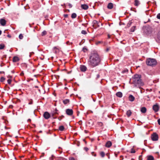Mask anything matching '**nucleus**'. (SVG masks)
I'll list each match as a JSON object with an SVG mask.
<instances>
[{
	"mask_svg": "<svg viewBox=\"0 0 160 160\" xmlns=\"http://www.w3.org/2000/svg\"><path fill=\"white\" fill-rule=\"evenodd\" d=\"M143 32L146 34H149L151 33L152 29L151 27L149 26L144 27L143 28Z\"/></svg>",
	"mask_w": 160,
	"mask_h": 160,
	"instance_id": "20e7f679",
	"label": "nucleus"
},
{
	"mask_svg": "<svg viewBox=\"0 0 160 160\" xmlns=\"http://www.w3.org/2000/svg\"><path fill=\"white\" fill-rule=\"evenodd\" d=\"M147 109L145 107H143L141 108V111L143 113H145L146 112Z\"/></svg>",
	"mask_w": 160,
	"mask_h": 160,
	"instance_id": "6ab92c4d",
	"label": "nucleus"
},
{
	"mask_svg": "<svg viewBox=\"0 0 160 160\" xmlns=\"http://www.w3.org/2000/svg\"><path fill=\"white\" fill-rule=\"evenodd\" d=\"M0 23L1 25L4 26L6 24V21L3 18H2L0 20Z\"/></svg>",
	"mask_w": 160,
	"mask_h": 160,
	"instance_id": "9b49d317",
	"label": "nucleus"
},
{
	"mask_svg": "<svg viewBox=\"0 0 160 160\" xmlns=\"http://www.w3.org/2000/svg\"><path fill=\"white\" fill-rule=\"evenodd\" d=\"M132 113V112L130 110H128L126 114L128 117H130Z\"/></svg>",
	"mask_w": 160,
	"mask_h": 160,
	"instance_id": "5701e85b",
	"label": "nucleus"
},
{
	"mask_svg": "<svg viewBox=\"0 0 160 160\" xmlns=\"http://www.w3.org/2000/svg\"><path fill=\"white\" fill-rule=\"evenodd\" d=\"M64 17L65 18H67L68 16V14H64Z\"/></svg>",
	"mask_w": 160,
	"mask_h": 160,
	"instance_id": "8fccbe9b",
	"label": "nucleus"
},
{
	"mask_svg": "<svg viewBox=\"0 0 160 160\" xmlns=\"http://www.w3.org/2000/svg\"><path fill=\"white\" fill-rule=\"evenodd\" d=\"M80 69L81 71L84 72L87 69V67L84 65H81L80 66Z\"/></svg>",
	"mask_w": 160,
	"mask_h": 160,
	"instance_id": "9d476101",
	"label": "nucleus"
},
{
	"mask_svg": "<svg viewBox=\"0 0 160 160\" xmlns=\"http://www.w3.org/2000/svg\"><path fill=\"white\" fill-rule=\"evenodd\" d=\"M32 102H30L29 103V104H32Z\"/></svg>",
	"mask_w": 160,
	"mask_h": 160,
	"instance_id": "13d9d810",
	"label": "nucleus"
},
{
	"mask_svg": "<svg viewBox=\"0 0 160 160\" xmlns=\"http://www.w3.org/2000/svg\"><path fill=\"white\" fill-rule=\"evenodd\" d=\"M64 89H68V88L67 87H65L64 88Z\"/></svg>",
	"mask_w": 160,
	"mask_h": 160,
	"instance_id": "338daca9",
	"label": "nucleus"
},
{
	"mask_svg": "<svg viewBox=\"0 0 160 160\" xmlns=\"http://www.w3.org/2000/svg\"><path fill=\"white\" fill-rule=\"evenodd\" d=\"M100 154L102 158L104 157L105 155V153L103 152H101L100 153Z\"/></svg>",
	"mask_w": 160,
	"mask_h": 160,
	"instance_id": "cd10ccee",
	"label": "nucleus"
},
{
	"mask_svg": "<svg viewBox=\"0 0 160 160\" xmlns=\"http://www.w3.org/2000/svg\"><path fill=\"white\" fill-rule=\"evenodd\" d=\"M5 47V45L4 44H0V49H3Z\"/></svg>",
	"mask_w": 160,
	"mask_h": 160,
	"instance_id": "c85d7f7f",
	"label": "nucleus"
},
{
	"mask_svg": "<svg viewBox=\"0 0 160 160\" xmlns=\"http://www.w3.org/2000/svg\"><path fill=\"white\" fill-rule=\"evenodd\" d=\"M153 109L155 112H157L159 110V107L158 105L156 104L153 106Z\"/></svg>",
	"mask_w": 160,
	"mask_h": 160,
	"instance_id": "1a4fd4ad",
	"label": "nucleus"
},
{
	"mask_svg": "<svg viewBox=\"0 0 160 160\" xmlns=\"http://www.w3.org/2000/svg\"><path fill=\"white\" fill-rule=\"evenodd\" d=\"M136 26H133L130 29L131 31L132 32H134L136 29Z\"/></svg>",
	"mask_w": 160,
	"mask_h": 160,
	"instance_id": "bb28decb",
	"label": "nucleus"
},
{
	"mask_svg": "<svg viewBox=\"0 0 160 160\" xmlns=\"http://www.w3.org/2000/svg\"><path fill=\"white\" fill-rule=\"evenodd\" d=\"M5 72L4 71H0V73H4Z\"/></svg>",
	"mask_w": 160,
	"mask_h": 160,
	"instance_id": "6e6d98bb",
	"label": "nucleus"
},
{
	"mask_svg": "<svg viewBox=\"0 0 160 160\" xmlns=\"http://www.w3.org/2000/svg\"><path fill=\"white\" fill-rule=\"evenodd\" d=\"M108 38H110V36L109 35H108Z\"/></svg>",
	"mask_w": 160,
	"mask_h": 160,
	"instance_id": "052dcab7",
	"label": "nucleus"
},
{
	"mask_svg": "<svg viewBox=\"0 0 160 160\" xmlns=\"http://www.w3.org/2000/svg\"><path fill=\"white\" fill-rule=\"evenodd\" d=\"M158 123L159 125H160V118L158 120Z\"/></svg>",
	"mask_w": 160,
	"mask_h": 160,
	"instance_id": "49530a36",
	"label": "nucleus"
},
{
	"mask_svg": "<svg viewBox=\"0 0 160 160\" xmlns=\"http://www.w3.org/2000/svg\"><path fill=\"white\" fill-rule=\"evenodd\" d=\"M77 17V14L75 13H73L71 15V17L72 18H75Z\"/></svg>",
	"mask_w": 160,
	"mask_h": 160,
	"instance_id": "b1692460",
	"label": "nucleus"
},
{
	"mask_svg": "<svg viewBox=\"0 0 160 160\" xmlns=\"http://www.w3.org/2000/svg\"><path fill=\"white\" fill-rule=\"evenodd\" d=\"M12 81L11 79H9L8 80V84H10L11 83V82Z\"/></svg>",
	"mask_w": 160,
	"mask_h": 160,
	"instance_id": "4c0bfd02",
	"label": "nucleus"
},
{
	"mask_svg": "<svg viewBox=\"0 0 160 160\" xmlns=\"http://www.w3.org/2000/svg\"><path fill=\"white\" fill-rule=\"evenodd\" d=\"M100 77V75L99 74H98L97 75L96 79H98Z\"/></svg>",
	"mask_w": 160,
	"mask_h": 160,
	"instance_id": "09e8293b",
	"label": "nucleus"
},
{
	"mask_svg": "<svg viewBox=\"0 0 160 160\" xmlns=\"http://www.w3.org/2000/svg\"><path fill=\"white\" fill-rule=\"evenodd\" d=\"M69 102L70 101L68 99H65L63 101V103L65 105L69 103Z\"/></svg>",
	"mask_w": 160,
	"mask_h": 160,
	"instance_id": "aec40b11",
	"label": "nucleus"
},
{
	"mask_svg": "<svg viewBox=\"0 0 160 160\" xmlns=\"http://www.w3.org/2000/svg\"><path fill=\"white\" fill-rule=\"evenodd\" d=\"M140 4V3L138 0H135V1L134 5L135 6H138Z\"/></svg>",
	"mask_w": 160,
	"mask_h": 160,
	"instance_id": "4be33fe9",
	"label": "nucleus"
},
{
	"mask_svg": "<svg viewBox=\"0 0 160 160\" xmlns=\"http://www.w3.org/2000/svg\"><path fill=\"white\" fill-rule=\"evenodd\" d=\"M146 62L147 65L152 67H154L157 63L155 59L151 58H147L146 60Z\"/></svg>",
	"mask_w": 160,
	"mask_h": 160,
	"instance_id": "7ed1b4c3",
	"label": "nucleus"
},
{
	"mask_svg": "<svg viewBox=\"0 0 160 160\" xmlns=\"http://www.w3.org/2000/svg\"><path fill=\"white\" fill-rule=\"evenodd\" d=\"M101 61V58L98 53L96 51H93L89 55L88 64L89 66L94 67L99 65Z\"/></svg>",
	"mask_w": 160,
	"mask_h": 160,
	"instance_id": "f257e3e1",
	"label": "nucleus"
},
{
	"mask_svg": "<svg viewBox=\"0 0 160 160\" xmlns=\"http://www.w3.org/2000/svg\"><path fill=\"white\" fill-rule=\"evenodd\" d=\"M112 143L110 141H108L106 142L105 144V146L107 148H109L112 145Z\"/></svg>",
	"mask_w": 160,
	"mask_h": 160,
	"instance_id": "4468645a",
	"label": "nucleus"
},
{
	"mask_svg": "<svg viewBox=\"0 0 160 160\" xmlns=\"http://www.w3.org/2000/svg\"><path fill=\"white\" fill-rule=\"evenodd\" d=\"M157 17L158 19H160V13H159L157 15Z\"/></svg>",
	"mask_w": 160,
	"mask_h": 160,
	"instance_id": "ea45409f",
	"label": "nucleus"
},
{
	"mask_svg": "<svg viewBox=\"0 0 160 160\" xmlns=\"http://www.w3.org/2000/svg\"><path fill=\"white\" fill-rule=\"evenodd\" d=\"M59 129L61 131H63L64 129V128L63 126H61L59 127Z\"/></svg>",
	"mask_w": 160,
	"mask_h": 160,
	"instance_id": "a878e982",
	"label": "nucleus"
},
{
	"mask_svg": "<svg viewBox=\"0 0 160 160\" xmlns=\"http://www.w3.org/2000/svg\"><path fill=\"white\" fill-rule=\"evenodd\" d=\"M139 160H142V155H141V156H140L139 157Z\"/></svg>",
	"mask_w": 160,
	"mask_h": 160,
	"instance_id": "37998d69",
	"label": "nucleus"
},
{
	"mask_svg": "<svg viewBox=\"0 0 160 160\" xmlns=\"http://www.w3.org/2000/svg\"><path fill=\"white\" fill-rule=\"evenodd\" d=\"M61 119H62V118H60V117H59V118H58V119L60 121V120H61Z\"/></svg>",
	"mask_w": 160,
	"mask_h": 160,
	"instance_id": "680f3d73",
	"label": "nucleus"
},
{
	"mask_svg": "<svg viewBox=\"0 0 160 160\" xmlns=\"http://www.w3.org/2000/svg\"><path fill=\"white\" fill-rule=\"evenodd\" d=\"M102 42L101 41H98V42H97L96 43L97 44H99L100 43H101V42Z\"/></svg>",
	"mask_w": 160,
	"mask_h": 160,
	"instance_id": "5fc2aeb1",
	"label": "nucleus"
},
{
	"mask_svg": "<svg viewBox=\"0 0 160 160\" xmlns=\"http://www.w3.org/2000/svg\"><path fill=\"white\" fill-rule=\"evenodd\" d=\"M122 93L120 92H118L116 93V95L119 98H121L122 97Z\"/></svg>",
	"mask_w": 160,
	"mask_h": 160,
	"instance_id": "f3484780",
	"label": "nucleus"
},
{
	"mask_svg": "<svg viewBox=\"0 0 160 160\" xmlns=\"http://www.w3.org/2000/svg\"><path fill=\"white\" fill-rule=\"evenodd\" d=\"M20 75L21 76H22L23 75H24V73H23V72H22L20 73Z\"/></svg>",
	"mask_w": 160,
	"mask_h": 160,
	"instance_id": "603ef678",
	"label": "nucleus"
},
{
	"mask_svg": "<svg viewBox=\"0 0 160 160\" xmlns=\"http://www.w3.org/2000/svg\"><path fill=\"white\" fill-rule=\"evenodd\" d=\"M7 78L9 79H10L12 78V77L10 75H8L7 76Z\"/></svg>",
	"mask_w": 160,
	"mask_h": 160,
	"instance_id": "a19ab883",
	"label": "nucleus"
},
{
	"mask_svg": "<svg viewBox=\"0 0 160 160\" xmlns=\"http://www.w3.org/2000/svg\"><path fill=\"white\" fill-rule=\"evenodd\" d=\"M93 27H94V25H97L98 24H101V25H102V23L100 22H98V21H97L96 20H94L93 22Z\"/></svg>",
	"mask_w": 160,
	"mask_h": 160,
	"instance_id": "412c9836",
	"label": "nucleus"
},
{
	"mask_svg": "<svg viewBox=\"0 0 160 160\" xmlns=\"http://www.w3.org/2000/svg\"><path fill=\"white\" fill-rule=\"evenodd\" d=\"M87 49L85 47H84L83 48V49H82V51L84 52H86L87 51Z\"/></svg>",
	"mask_w": 160,
	"mask_h": 160,
	"instance_id": "e433bc0d",
	"label": "nucleus"
},
{
	"mask_svg": "<svg viewBox=\"0 0 160 160\" xmlns=\"http://www.w3.org/2000/svg\"><path fill=\"white\" fill-rule=\"evenodd\" d=\"M81 33L83 34H86L87 33L86 31L84 30H82L81 31Z\"/></svg>",
	"mask_w": 160,
	"mask_h": 160,
	"instance_id": "f704fd0d",
	"label": "nucleus"
},
{
	"mask_svg": "<svg viewBox=\"0 0 160 160\" xmlns=\"http://www.w3.org/2000/svg\"><path fill=\"white\" fill-rule=\"evenodd\" d=\"M92 155L94 156H96V154L94 153V152H92Z\"/></svg>",
	"mask_w": 160,
	"mask_h": 160,
	"instance_id": "864d4df0",
	"label": "nucleus"
},
{
	"mask_svg": "<svg viewBox=\"0 0 160 160\" xmlns=\"http://www.w3.org/2000/svg\"><path fill=\"white\" fill-rule=\"evenodd\" d=\"M46 34L47 32L45 31H44L42 33V35L43 36Z\"/></svg>",
	"mask_w": 160,
	"mask_h": 160,
	"instance_id": "473e14b6",
	"label": "nucleus"
},
{
	"mask_svg": "<svg viewBox=\"0 0 160 160\" xmlns=\"http://www.w3.org/2000/svg\"><path fill=\"white\" fill-rule=\"evenodd\" d=\"M98 125L100 126H102L103 125V123L102 122H98Z\"/></svg>",
	"mask_w": 160,
	"mask_h": 160,
	"instance_id": "79ce46f5",
	"label": "nucleus"
},
{
	"mask_svg": "<svg viewBox=\"0 0 160 160\" xmlns=\"http://www.w3.org/2000/svg\"><path fill=\"white\" fill-rule=\"evenodd\" d=\"M51 116V113L50 114L48 112H45L43 114V117L45 119H48L49 118H50Z\"/></svg>",
	"mask_w": 160,
	"mask_h": 160,
	"instance_id": "0eeeda50",
	"label": "nucleus"
},
{
	"mask_svg": "<svg viewBox=\"0 0 160 160\" xmlns=\"http://www.w3.org/2000/svg\"><path fill=\"white\" fill-rule=\"evenodd\" d=\"M69 160H77L73 157H71L69 158Z\"/></svg>",
	"mask_w": 160,
	"mask_h": 160,
	"instance_id": "58836bf2",
	"label": "nucleus"
},
{
	"mask_svg": "<svg viewBox=\"0 0 160 160\" xmlns=\"http://www.w3.org/2000/svg\"><path fill=\"white\" fill-rule=\"evenodd\" d=\"M153 3H154V4L155 5H156V2L155 1H154V2H153Z\"/></svg>",
	"mask_w": 160,
	"mask_h": 160,
	"instance_id": "e2e57ef3",
	"label": "nucleus"
},
{
	"mask_svg": "<svg viewBox=\"0 0 160 160\" xmlns=\"http://www.w3.org/2000/svg\"><path fill=\"white\" fill-rule=\"evenodd\" d=\"M151 137L152 140L153 141H157L158 140V135L155 132L153 133L151 135Z\"/></svg>",
	"mask_w": 160,
	"mask_h": 160,
	"instance_id": "39448f33",
	"label": "nucleus"
},
{
	"mask_svg": "<svg viewBox=\"0 0 160 160\" xmlns=\"http://www.w3.org/2000/svg\"><path fill=\"white\" fill-rule=\"evenodd\" d=\"M58 110L56 108V109L52 111L51 113V116L53 117V118H56L57 117H55L56 115L58 114Z\"/></svg>",
	"mask_w": 160,
	"mask_h": 160,
	"instance_id": "423d86ee",
	"label": "nucleus"
},
{
	"mask_svg": "<svg viewBox=\"0 0 160 160\" xmlns=\"http://www.w3.org/2000/svg\"><path fill=\"white\" fill-rule=\"evenodd\" d=\"M136 151L133 148H132L131 149V153H135Z\"/></svg>",
	"mask_w": 160,
	"mask_h": 160,
	"instance_id": "c9c22d12",
	"label": "nucleus"
},
{
	"mask_svg": "<svg viewBox=\"0 0 160 160\" xmlns=\"http://www.w3.org/2000/svg\"><path fill=\"white\" fill-rule=\"evenodd\" d=\"M19 38L20 39H22L23 38V36L22 34H20L19 36Z\"/></svg>",
	"mask_w": 160,
	"mask_h": 160,
	"instance_id": "72a5a7b5",
	"label": "nucleus"
},
{
	"mask_svg": "<svg viewBox=\"0 0 160 160\" xmlns=\"http://www.w3.org/2000/svg\"><path fill=\"white\" fill-rule=\"evenodd\" d=\"M113 7V4L111 2L109 3L107 6V8L109 9H112Z\"/></svg>",
	"mask_w": 160,
	"mask_h": 160,
	"instance_id": "f8f14e48",
	"label": "nucleus"
},
{
	"mask_svg": "<svg viewBox=\"0 0 160 160\" xmlns=\"http://www.w3.org/2000/svg\"><path fill=\"white\" fill-rule=\"evenodd\" d=\"M128 71V70L127 69H125L123 71H122V73H124L126 72H127Z\"/></svg>",
	"mask_w": 160,
	"mask_h": 160,
	"instance_id": "2f4dec72",
	"label": "nucleus"
},
{
	"mask_svg": "<svg viewBox=\"0 0 160 160\" xmlns=\"http://www.w3.org/2000/svg\"><path fill=\"white\" fill-rule=\"evenodd\" d=\"M68 5L69 6V8H71L72 7V4L70 3H68Z\"/></svg>",
	"mask_w": 160,
	"mask_h": 160,
	"instance_id": "de8ad7c7",
	"label": "nucleus"
},
{
	"mask_svg": "<svg viewBox=\"0 0 160 160\" xmlns=\"http://www.w3.org/2000/svg\"><path fill=\"white\" fill-rule=\"evenodd\" d=\"M31 121V119H28V122H29V121Z\"/></svg>",
	"mask_w": 160,
	"mask_h": 160,
	"instance_id": "bf43d9fd",
	"label": "nucleus"
},
{
	"mask_svg": "<svg viewBox=\"0 0 160 160\" xmlns=\"http://www.w3.org/2000/svg\"><path fill=\"white\" fill-rule=\"evenodd\" d=\"M19 60V58L17 57H14L13 58V61L14 62H16Z\"/></svg>",
	"mask_w": 160,
	"mask_h": 160,
	"instance_id": "a211bd4d",
	"label": "nucleus"
},
{
	"mask_svg": "<svg viewBox=\"0 0 160 160\" xmlns=\"http://www.w3.org/2000/svg\"><path fill=\"white\" fill-rule=\"evenodd\" d=\"M5 80V78H4V77H2L1 78L0 81V82H3Z\"/></svg>",
	"mask_w": 160,
	"mask_h": 160,
	"instance_id": "c756f323",
	"label": "nucleus"
},
{
	"mask_svg": "<svg viewBox=\"0 0 160 160\" xmlns=\"http://www.w3.org/2000/svg\"><path fill=\"white\" fill-rule=\"evenodd\" d=\"M81 7L83 9L86 10L88 8V6L87 4H82L81 5Z\"/></svg>",
	"mask_w": 160,
	"mask_h": 160,
	"instance_id": "ddd939ff",
	"label": "nucleus"
},
{
	"mask_svg": "<svg viewBox=\"0 0 160 160\" xmlns=\"http://www.w3.org/2000/svg\"><path fill=\"white\" fill-rule=\"evenodd\" d=\"M141 78V75L137 74L134 75L132 77L133 84H134L135 87L140 88V87L144 85Z\"/></svg>",
	"mask_w": 160,
	"mask_h": 160,
	"instance_id": "f03ea898",
	"label": "nucleus"
},
{
	"mask_svg": "<svg viewBox=\"0 0 160 160\" xmlns=\"http://www.w3.org/2000/svg\"><path fill=\"white\" fill-rule=\"evenodd\" d=\"M11 72H12V73H14V71H11Z\"/></svg>",
	"mask_w": 160,
	"mask_h": 160,
	"instance_id": "0e129e2a",
	"label": "nucleus"
},
{
	"mask_svg": "<svg viewBox=\"0 0 160 160\" xmlns=\"http://www.w3.org/2000/svg\"><path fill=\"white\" fill-rule=\"evenodd\" d=\"M1 33H2V31L0 30V35L1 34Z\"/></svg>",
	"mask_w": 160,
	"mask_h": 160,
	"instance_id": "69168bd1",
	"label": "nucleus"
},
{
	"mask_svg": "<svg viewBox=\"0 0 160 160\" xmlns=\"http://www.w3.org/2000/svg\"><path fill=\"white\" fill-rule=\"evenodd\" d=\"M7 36L9 37V38H11V36L10 35L8 34L7 35Z\"/></svg>",
	"mask_w": 160,
	"mask_h": 160,
	"instance_id": "4d7b16f0",
	"label": "nucleus"
},
{
	"mask_svg": "<svg viewBox=\"0 0 160 160\" xmlns=\"http://www.w3.org/2000/svg\"><path fill=\"white\" fill-rule=\"evenodd\" d=\"M110 47L108 48H107V49H106V52H108V51L110 50Z\"/></svg>",
	"mask_w": 160,
	"mask_h": 160,
	"instance_id": "3c124183",
	"label": "nucleus"
},
{
	"mask_svg": "<svg viewBox=\"0 0 160 160\" xmlns=\"http://www.w3.org/2000/svg\"><path fill=\"white\" fill-rule=\"evenodd\" d=\"M61 117L62 118H64V116L63 115H62V116H61Z\"/></svg>",
	"mask_w": 160,
	"mask_h": 160,
	"instance_id": "774afa93",
	"label": "nucleus"
},
{
	"mask_svg": "<svg viewBox=\"0 0 160 160\" xmlns=\"http://www.w3.org/2000/svg\"><path fill=\"white\" fill-rule=\"evenodd\" d=\"M129 101L131 102H132L134 101L135 99L134 97L132 95H130L129 96Z\"/></svg>",
	"mask_w": 160,
	"mask_h": 160,
	"instance_id": "2eb2a0df",
	"label": "nucleus"
},
{
	"mask_svg": "<svg viewBox=\"0 0 160 160\" xmlns=\"http://www.w3.org/2000/svg\"><path fill=\"white\" fill-rule=\"evenodd\" d=\"M84 150L86 151H87L88 150V148L87 147H85L84 148Z\"/></svg>",
	"mask_w": 160,
	"mask_h": 160,
	"instance_id": "a18cd8bd",
	"label": "nucleus"
},
{
	"mask_svg": "<svg viewBox=\"0 0 160 160\" xmlns=\"http://www.w3.org/2000/svg\"><path fill=\"white\" fill-rule=\"evenodd\" d=\"M147 160H154V158L152 155H148L147 156Z\"/></svg>",
	"mask_w": 160,
	"mask_h": 160,
	"instance_id": "dca6fc26",
	"label": "nucleus"
},
{
	"mask_svg": "<svg viewBox=\"0 0 160 160\" xmlns=\"http://www.w3.org/2000/svg\"><path fill=\"white\" fill-rule=\"evenodd\" d=\"M158 41H160V31L159 32L158 35Z\"/></svg>",
	"mask_w": 160,
	"mask_h": 160,
	"instance_id": "7c9ffc66",
	"label": "nucleus"
},
{
	"mask_svg": "<svg viewBox=\"0 0 160 160\" xmlns=\"http://www.w3.org/2000/svg\"><path fill=\"white\" fill-rule=\"evenodd\" d=\"M66 113L68 115L72 116L73 113V111L72 109H67L66 110Z\"/></svg>",
	"mask_w": 160,
	"mask_h": 160,
	"instance_id": "6e6552de",
	"label": "nucleus"
},
{
	"mask_svg": "<svg viewBox=\"0 0 160 160\" xmlns=\"http://www.w3.org/2000/svg\"><path fill=\"white\" fill-rule=\"evenodd\" d=\"M132 23V21H129L126 26L127 27L129 28V27H130L131 26Z\"/></svg>",
	"mask_w": 160,
	"mask_h": 160,
	"instance_id": "393cba45",
	"label": "nucleus"
},
{
	"mask_svg": "<svg viewBox=\"0 0 160 160\" xmlns=\"http://www.w3.org/2000/svg\"><path fill=\"white\" fill-rule=\"evenodd\" d=\"M58 160H67V159L64 158H61Z\"/></svg>",
	"mask_w": 160,
	"mask_h": 160,
	"instance_id": "c03bdc74",
	"label": "nucleus"
}]
</instances>
